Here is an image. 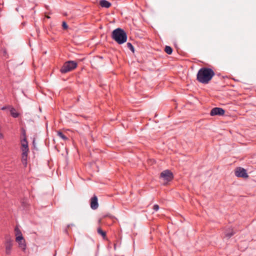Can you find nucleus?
<instances>
[{"label":"nucleus","mask_w":256,"mask_h":256,"mask_svg":"<svg viewBox=\"0 0 256 256\" xmlns=\"http://www.w3.org/2000/svg\"><path fill=\"white\" fill-rule=\"evenodd\" d=\"M98 198L94 196L91 198L90 207L93 210H96L98 208Z\"/></svg>","instance_id":"9"},{"label":"nucleus","mask_w":256,"mask_h":256,"mask_svg":"<svg viewBox=\"0 0 256 256\" xmlns=\"http://www.w3.org/2000/svg\"><path fill=\"white\" fill-rule=\"evenodd\" d=\"M166 52L168 54H171L172 52V48L170 46H166L164 48Z\"/></svg>","instance_id":"16"},{"label":"nucleus","mask_w":256,"mask_h":256,"mask_svg":"<svg viewBox=\"0 0 256 256\" xmlns=\"http://www.w3.org/2000/svg\"><path fill=\"white\" fill-rule=\"evenodd\" d=\"M21 134H22V139H27L26 135V130L24 128H20Z\"/></svg>","instance_id":"17"},{"label":"nucleus","mask_w":256,"mask_h":256,"mask_svg":"<svg viewBox=\"0 0 256 256\" xmlns=\"http://www.w3.org/2000/svg\"><path fill=\"white\" fill-rule=\"evenodd\" d=\"M128 48L132 52H134V48L132 44L130 42H128L126 44Z\"/></svg>","instance_id":"19"},{"label":"nucleus","mask_w":256,"mask_h":256,"mask_svg":"<svg viewBox=\"0 0 256 256\" xmlns=\"http://www.w3.org/2000/svg\"><path fill=\"white\" fill-rule=\"evenodd\" d=\"M57 136L63 140L64 141H66L68 140V138L61 131H57Z\"/></svg>","instance_id":"13"},{"label":"nucleus","mask_w":256,"mask_h":256,"mask_svg":"<svg viewBox=\"0 0 256 256\" xmlns=\"http://www.w3.org/2000/svg\"><path fill=\"white\" fill-rule=\"evenodd\" d=\"M153 209H154V210L155 211H157V210H158V209H159V206H158V204H154V206H153Z\"/></svg>","instance_id":"23"},{"label":"nucleus","mask_w":256,"mask_h":256,"mask_svg":"<svg viewBox=\"0 0 256 256\" xmlns=\"http://www.w3.org/2000/svg\"><path fill=\"white\" fill-rule=\"evenodd\" d=\"M62 28L64 29V30H66L68 28V26L67 24L66 23V22H63L62 23Z\"/></svg>","instance_id":"22"},{"label":"nucleus","mask_w":256,"mask_h":256,"mask_svg":"<svg viewBox=\"0 0 256 256\" xmlns=\"http://www.w3.org/2000/svg\"><path fill=\"white\" fill-rule=\"evenodd\" d=\"M10 115L14 118H16L19 116L20 114L16 112V109L12 107L9 106Z\"/></svg>","instance_id":"10"},{"label":"nucleus","mask_w":256,"mask_h":256,"mask_svg":"<svg viewBox=\"0 0 256 256\" xmlns=\"http://www.w3.org/2000/svg\"><path fill=\"white\" fill-rule=\"evenodd\" d=\"M215 75L214 70L209 68H200L196 74V80L200 83L208 84Z\"/></svg>","instance_id":"1"},{"label":"nucleus","mask_w":256,"mask_h":256,"mask_svg":"<svg viewBox=\"0 0 256 256\" xmlns=\"http://www.w3.org/2000/svg\"><path fill=\"white\" fill-rule=\"evenodd\" d=\"M18 244V247L24 252L25 251L26 249V244L25 240L24 239L23 240H20L18 242H16Z\"/></svg>","instance_id":"11"},{"label":"nucleus","mask_w":256,"mask_h":256,"mask_svg":"<svg viewBox=\"0 0 256 256\" xmlns=\"http://www.w3.org/2000/svg\"><path fill=\"white\" fill-rule=\"evenodd\" d=\"M21 148H28L27 139H21Z\"/></svg>","instance_id":"14"},{"label":"nucleus","mask_w":256,"mask_h":256,"mask_svg":"<svg viewBox=\"0 0 256 256\" xmlns=\"http://www.w3.org/2000/svg\"><path fill=\"white\" fill-rule=\"evenodd\" d=\"M234 234V232L232 230H231L230 232H225V236L228 238L232 237Z\"/></svg>","instance_id":"18"},{"label":"nucleus","mask_w":256,"mask_h":256,"mask_svg":"<svg viewBox=\"0 0 256 256\" xmlns=\"http://www.w3.org/2000/svg\"><path fill=\"white\" fill-rule=\"evenodd\" d=\"M4 55L6 56L7 54V52L6 50L4 52Z\"/></svg>","instance_id":"27"},{"label":"nucleus","mask_w":256,"mask_h":256,"mask_svg":"<svg viewBox=\"0 0 256 256\" xmlns=\"http://www.w3.org/2000/svg\"><path fill=\"white\" fill-rule=\"evenodd\" d=\"M22 151V162L24 166L26 167L27 166L28 155L29 152L28 148H20Z\"/></svg>","instance_id":"6"},{"label":"nucleus","mask_w":256,"mask_h":256,"mask_svg":"<svg viewBox=\"0 0 256 256\" xmlns=\"http://www.w3.org/2000/svg\"><path fill=\"white\" fill-rule=\"evenodd\" d=\"M32 144H33L34 146H35V140H34L32 142Z\"/></svg>","instance_id":"26"},{"label":"nucleus","mask_w":256,"mask_h":256,"mask_svg":"<svg viewBox=\"0 0 256 256\" xmlns=\"http://www.w3.org/2000/svg\"><path fill=\"white\" fill-rule=\"evenodd\" d=\"M77 66V63L74 61L69 60L65 62L62 67L61 68L60 71L62 74H66L68 72L72 71Z\"/></svg>","instance_id":"3"},{"label":"nucleus","mask_w":256,"mask_h":256,"mask_svg":"<svg viewBox=\"0 0 256 256\" xmlns=\"http://www.w3.org/2000/svg\"><path fill=\"white\" fill-rule=\"evenodd\" d=\"M160 177L166 182H170L173 178V174L170 170H165L161 172Z\"/></svg>","instance_id":"5"},{"label":"nucleus","mask_w":256,"mask_h":256,"mask_svg":"<svg viewBox=\"0 0 256 256\" xmlns=\"http://www.w3.org/2000/svg\"><path fill=\"white\" fill-rule=\"evenodd\" d=\"M224 110L221 108H214L212 109L210 114L212 116H223L224 114Z\"/></svg>","instance_id":"8"},{"label":"nucleus","mask_w":256,"mask_h":256,"mask_svg":"<svg viewBox=\"0 0 256 256\" xmlns=\"http://www.w3.org/2000/svg\"><path fill=\"white\" fill-rule=\"evenodd\" d=\"M4 138V136L2 133H0V138Z\"/></svg>","instance_id":"25"},{"label":"nucleus","mask_w":256,"mask_h":256,"mask_svg":"<svg viewBox=\"0 0 256 256\" xmlns=\"http://www.w3.org/2000/svg\"><path fill=\"white\" fill-rule=\"evenodd\" d=\"M24 239V237L22 236V234H20V236H16V242H18V241H20V240H23Z\"/></svg>","instance_id":"21"},{"label":"nucleus","mask_w":256,"mask_h":256,"mask_svg":"<svg viewBox=\"0 0 256 256\" xmlns=\"http://www.w3.org/2000/svg\"><path fill=\"white\" fill-rule=\"evenodd\" d=\"M14 230L16 232V236L22 234L21 231L18 228L16 227L14 229Z\"/></svg>","instance_id":"20"},{"label":"nucleus","mask_w":256,"mask_h":256,"mask_svg":"<svg viewBox=\"0 0 256 256\" xmlns=\"http://www.w3.org/2000/svg\"><path fill=\"white\" fill-rule=\"evenodd\" d=\"M9 106H3L2 108V110H5L7 108H8L9 109Z\"/></svg>","instance_id":"24"},{"label":"nucleus","mask_w":256,"mask_h":256,"mask_svg":"<svg viewBox=\"0 0 256 256\" xmlns=\"http://www.w3.org/2000/svg\"><path fill=\"white\" fill-rule=\"evenodd\" d=\"M22 204H25V203L24 202H22Z\"/></svg>","instance_id":"29"},{"label":"nucleus","mask_w":256,"mask_h":256,"mask_svg":"<svg viewBox=\"0 0 256 256\" xmlns=\"http://www.w3.org/2000/svg\"><path fill=\"white\" fill-rule=\"evenodd\" d=\"M98 233L101 235L104 238H105L106 237V232L102 230L100 228H98L97 230Z\"/></svg>","instance_id":"15"},{"label":"nucleus","mask_w":256,"mask_h":256,"mask_svg":"<svg viewBox=\"0 0 256 256\" xmlns=\"http://www.w3.org/2000/svg\"><path fill=\"white\" fill-rule=\"evenodd\" d=\"M112 38L118 44H122L126 42L127 34L124 30L120 28H118L114 30Z\"/></svg>","instance_id":"2"},{"label":"nucleus","mask_w":256,"mask_h":256,"mask_svg":"<svg viewBox=\"0 0 256 256\" xmlns=\"http://www.w3.org/2000/svg\"><path fill=\"white\" fill-rule=\"evenodd\" d=\"M235 175L238 178H248V177L246 170L241 167L237 168L236 169Z\"/></svg>","instance_id":"7"},{"label":"nucleus","mask_w":256,"mask_h":256,"mask_svg":"<svg viewBox=\"0 0 256 256\" xmlns=\"http://www.w3.org/2000/svg\"><path fill=\"white\" fill-rule=\"evenodd\" d=\"M22 204H25V203L24 202H22Z\"/></svg>","instance_id":"28"},{"label":"nucleus","mask_w":256,"mask_h":256,"mask_svg":"<svg viewBox=\"0 0 256 256\" xmlns=\"http://www.w3.org/2000/svg\"><path fill=\"white\" fill-rule=\"evenodd\" d=\"M100 4L102 8H108L111 6V4L106 0H101Z\"/></svg>","instance_id":"12"},{"label":"nucleus","mask_w":256,"mask_h":256,"mask_svg":"<svg viewBox=\"0 0 256 256\" xmlns=\"http://www.w3.org/2000/svg\"><path fill=\"white\" fill-rule=\"evenodd\" d=\"M12 246L13 240L10 238H6L4 242V247L6 254L7 255H10L11 254Z\"/></svg>","instance_id":"4"}]
</instances>
